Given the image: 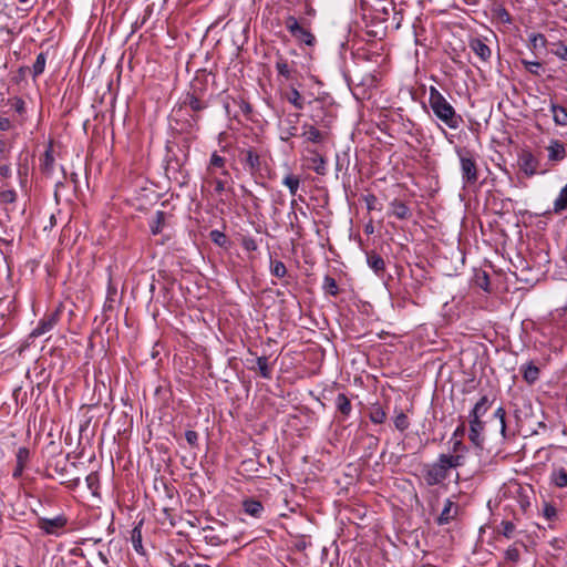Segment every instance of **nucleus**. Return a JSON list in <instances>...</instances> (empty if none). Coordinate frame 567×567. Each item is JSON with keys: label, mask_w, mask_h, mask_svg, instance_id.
I'll list each match as a JSON object with an SVG mask.
<instances>
[{"label": "nucleus", "mask_w": 567, "mask_h": 567, "mask_svg": "<svg viewBox=\"0 0 567 567\" xmlns=\"http://www.w3.org/2000/svg\"><path fill=\"white\" fill-rule=\"evenodd\" d=\"M208 107V102L196 94L187 92L179 106L172 112L173 120L181 133L190 134L199 130L200 112Z\"/></svg>", "instance_id": "f257e3e1"}, {"label": "nucleus", "mask_w": 567, "mask_h": 567, "mask_svg": "<svg viewBox=\"0 0 567 567\" xmlns=\"http://www.w3.org/2000/svg\"><path fill=\"white\" fill-rule=\"evenodd\" d=\"M463 466L461 455L440 454L435 462L423 465L422 475L427 486L442 484L453 468Z\"/></svg>", "instance_id": "f03ea898"}, {"label": "nucleus", "mask_w": 567, "mask_h": 567, "mask_svg": "<svg viewBox=\"0 0 567 567\" xmlns=\"http://www.w3.org/2000/svg\"><path fill=\"white\" fill-rule=\"evenodd\" d=\"M429 104L435 117L449 128L457 130L463 124L462 115L456 113L453 105L435 86H430Z\"/></svg>", "instance_id": "7ed1b4c3"}, {"label": "nucleus", "mask_w": 567, "mask_h": 567, "mask_svg": "<svg viewBox=\"0 0 567 567\" xmlns=\"http://www.w3.org/2000/svg\"><path fill=\"white\" fill-rule=\"evenodd\" d=\"M455 153L460 161V171L464 187L476 184L480 177L477 165L478 155L466 147H456Z\"/></svg>", "instance_id": "20e7f679"}, {"label": "nucleus", "mask_w": 567, "mask_h": 567, "mask_svg": "<svg viewBox=\"0 0 567 567\" xmlns=\"http://www.w3.org/2000/svg\"><path fill=\"white\" fill-rule=\"evenodd\" d=\"M297 55L296 50H290L289 54H282L279 51L275 55V69L277 71V80L279 82H293L300 76L299 63L290 56Z\"/></svg>", "instance_id": "39448f33"}, {"label": "nucleus", "mask_w": 567, "mask_h": 567, "mask_svg": "<svg viewBox=\"0 0 567 567\" xmlns=\"http://www.w3.org/2000/svg\"><path fill=\"white\" fill-rule=\"evenodd\" d=\"M285 28L290 35L300 44L312 47L316 38L310 31L309 23L306 19H297L293 16H288L284 21Z\"/></svg>", "instance_id": "423d86ee"}, {"label": "nucleus", "mask_w": 567, "mask_h": 567, "mask_svg": "<svg viewBox=\"0 0 567 567\" xmlns=\"http://www.w3.org/2000/svg\"><path fill=\"white\" fill-rule=\"evenodd\" d=\"M334 118L336 115L333 114L332 109L324 106L321 101H315V105L310 114L311 124L324 130H330Z\"/></svg>", "instance_id": "0eeeda50"}, {"label": "nucleus", "mask_w": 567, "mask_h": 567, "mask_svg": "<svg viewBox=\"0 0 567 567\" xmlns=\"http://www.w3.org/2000/svg\"><path fill=\"white\" fill-rule=\"evenodd\" d=\"M300 116V113H289L285 118L279 121L281 141L288 142L290 138L300 135L298 127Z\"/></svg>", "instance_id": "6e6552de"}, {"label": "nucleus", "mask_w": 567, "mask_h": 567, "mask_svg": "<svg viewBox=\"0 0 567 567\" xmlns=\"http://www.w3.org/2000/svg\"><path fill=\"white\" fill-rule=\"evenodd\" d=\"M68 518L63 514H59L52 518L39 517L38 527L48 535H59V532L65 527Z\"/></svg>", "instance_id": "1a4fd4ad"}, {"label": "nucleus", "mask_w": 567, "mask_h": 567, "mask_svg": "<svg viewBox=\"0 0 567 567\" xmlns=\"http://www.w3.org/2000/svg\"><path fill=\"white\" fill-rule=\"evenodd\" d=\"M299 136L303 137L306 142L312 144H321L328 138L329 130H324L315 124L305 122L302 124V132Z\"/></svg>", "instance_id": "9d476101"}, {"label": "nucleus", "mask_w": 567, "mask_h": 567, "mask_svg": "<svg viewBox=\"0 0 567 567\" xmlns=\"http://www.w3.org/2000/svg\"><path fill=\"white\" fill-rule=\"evenodd\" d=\"M334 405H336V420L339 423L346 422L352 412V404L349 396L344 393H338V395L334 399Z\"/></svg>", "instance_id": "9b49d317"}, {"label": "nucleus", "mask_w": 567, "mask_h": 567, "mask_svg": "<svg viewBox=\"0 0 567 567\" xmlns=\"http://www.w3.org/2000/svg\"><path fill=\"white\" fill-rule=\"evenodd\" d=\"M518 164L524 174L530 177L537 173L539 162L529 151H523L518 156Z\"/></svg>", "instance_id": "f8f14e48"}, {"label": "nucleus", "mask_w": 567, "mask_h": 567, "mask_svg": "<svg viewBox=\"0 0 567 567\" xmlns=\"http://www.w3.org/2000/svg\"><path fill=\"white\" fill-rule=\"evenodd\" d=\"M468 48L482 62L487 63L491 60L492 50L481 38H471Z\"/></svg>", "instance_id": "ddd939ff"}, {"label": "nucleus", "mask_w": 567, "mask_h": 567, "mask_svg": "<svg viewBox=\"0 0 567 567\" xmlns=\"http://www.w3.org/2000/svg\"><path fill=\"white\" fill-rule=\"evenodd\" d=\"M241 162L245 164V167L249 171L251 175L260 172L261 168V158L260 155L252 148L241 151Z\"/></svg>", "instance_id": "4468645a"}, {"label": "nucleus", "mask_w": 567, "mask_h": 567, "mask_svg": "<svg viewBox=\"0 0 567 567\" xmlns=\"http://www.w3.org/2000/svg\"><path fill=\"white\" fill-rule=\"evenodd\" d=\"M484 422L482 420L470 419V434L468 439L472 444L477 449H483L484 446Z\"/></svg>", "instance_id": "2eb2a0df"}, {"label": "nucleus", "mask_w": 567, "mask_h": 567, "mask_svg": "<svg viewBox=\"0 0 567 567\" xmlns=\"http://www.w3.org/2000/svg\"><path fill=\"white\" fill-rule=\"evenodd\" d=\"M241 507L248 516L260 519L264 516L265 507L260 501L254 497H247L241 501Z\"/></svg>", "instance_id": "dca6fc26"}, {"label": "nucleus", "mask_w": 567, "mask_h": 567, "mask_svg": "<svg viewBox=\"0 0 567 567\" xmlns=\"http://www.w3.org/2000/svg\"><path fill=\"white\" fill-rule=\"evenodd\" d=\"M30 461V450L25 446L18 449L16 453V467L12 472V477L18 480L22 476L25 466Z\"/></svg>", "instance_id": "f3484780"}, {"label": "nucleus", "mask_w": 567, "mask_h": 567, "mask_svg": "<svg viewBox=\"0 0 567 567\" xmlns=\"http://www.w3.org/2000/svg\"><path fill=\"white\" fill-rule=\"evenodd\" d=\"M59 315L56 312L50 313L41 319L38 326L31 332V337H40L51 331L58 322Z\"/></svg>", "instance_id": "a211bd4d"}, {"label": "nucleus", "mask_w": 567, "mask_h": 567, "mask_svg": "<svg viewBox=\"0 0 567 567\" xmlns=\"http://www.w3.org/2000/svg\"><path fill=\"white\" fill-rule=\"evenodd\" d=\"M282 97L297 110H302L305 107V97L295 86L293 82L289 85L287 90L282 92Z\"/></svg>", "instance_id": "6ab92c4d"}, {"label": "nucleus", "mask_w": 567, "mask_h": 567, "mask_svg": "<svg viewBox=\"0 0 567 567\" xmlns=\"http://www.w3.org/2000/svg\"><path fill=\"white\" fill-rule=\"evenodd\" d=\"M457 514V505H455L450 498L444 501V506L436 518V523L440 526L450 524Z\"/></svg>", "instance_id": "aec40b11"}, {"label": "nucleus", "mask_w": 567, "mask_h": 567, "mask_svg": "<svg viewBox=\"0 0 567 567\" xmlns=\"http://www.w3.org/2000/svg\"><path fill=\"white\" fill-rule=\"evenodd\" d=\"M548 159L550 162H561L566 158V150L564 144L558 140H551L547 146Z\"/></svg>", "instance_id": "412c9836"}, {"label": "nucleus", "mask_w": 567, "mask_h": 567, "mask_svg": "<svg viewBox=\"0 0 567 567\" xmlns=\"http://www.w3.org/2000/svg\"><path fill=\"white\" fill-rule=\"evenodd\" d=\"M523 379L528 384H534L539 379L540 370L534 363V361H529L525 364H522L519 368Z\"/></svg>", "instance_id": "4be33fe9"}, {"label": "nucleus", "mask_w": 567, "mask_h": 567, "mask_svg": "<svg viewBox=\"0 0 567 567\" xmlns=\"http://www.w3.org/2000/svg\"><path fill=\"white\" fill-rule=\"evenodd\" d=\"M492 404L493 400H491L487 395H483L471 410L468 417L481 420V417L485 415Z\"/></svg>", "instance_id": "5701e85b"}, {"label": "nucleus", "mask_w": 567, "mask_h": 567, "mask_svg": "<svg viewBox=\"0 0 567 567\" xmlns=\"http://www.w3.org/2000/svg\"><path fill=\"white\" fill-rule=\"evenodd\" d=\"M367 262L378 277L383 276L385 270V261L379 254L375 251H368Z\"/></svg>", "instance_id": "b1692460"}, {"label": "nucleus", "mask_w": 567, "mask_h": 567, "mask_svg": "<svg viewBox=\"0 0 567 567\" xmlns=\"http://www.w3.org/2000/svg\"><path fill=\"white\" fill-rule=\"evenodd\" d=\"M54 168V156H53V145L52 142L49 143L40 163V169L41 172L47 175L51 176Z\"/></svg>", "instance_id": "393cba45"}, {"label": "nucleus", "mask_w": 567, "mask_h": 567, "mask_svg": "<svg viewBox=\"0 0 567 567\" xmlns=\"http://www.w3.org/2000/svg\"><path fill=\"white\" fill-rule=\"evenodd\" d=\"M391 214L398 219L404 220L412 216L410 207L400 199H394L390 203Z\"/></svg>", "instance_id": "a878e982"}, {"label": "nucleus", "mask_w": 567, "mask_h": 567, "mask_svg": "<svg viewBox=\"0 0 567 567\" xmlns=\"http://www.w3.org/2000/svg\"><path fill=\"white\" fill-rule=\"evenodd\" d=\"M312 156L309 158L311 165L310 168L316 172L318 175H324L327 172L326 165L327 161L326 158L319 154L316 151L311 152Z\"/></svg>", "instance_id": "bb28decb"}, {"label": "nucleus", "mask_w": 567, "mask_h": 567, "mask_svg": "<svg viewBox=\"0 0 567 567\" xmlns=\"http://www.w3.org/2000/svg\"><path fill=\"white\" fill-rule=\"evenodd\" d=\"M165 217L166 213L163 210H157L154 214L150 221V228L153 235H158L163 230V227L165 225Z\"/></svg>", "instance_id": "cd10ccee"}, {"label": "nucleus", "mask_w": 567, "mask_h": 567, "mask_svg": "<svg viewBox=\"0 0 567 567\" xmlns=\"http://www.w3.org/2000/svg\"><path fill=\"white\" fill-rule=\"evenodd\" d=\"M550 483L559 488L566 487L567 486V471L564 467L554 468L550 474Z\"/></svg>", "instance_id": "c85d7f7f"}, {"label": "nucleus", "mask_w": 567, "mask_h": 567, "mask_svg": "<svg viewBox=\"0 0 567 567\" xmlns=\"http://www.w3.org/2000/svg\"><path fill=\"white\" fill-rule=\"evenodd\" d=\"M550 111L553 113V120L555 124L560 126H567V111L565 107L551 103Z\"/></svg>", "instance_id": "c756f323"}, {"label": "nucleus", "mask_w": 567, "mask_h": 567, "mask_svg": "<svg viewBox=\"0 0 567 567\" xmlns=\"http://www.w3.org/2000/svg\"><path fill=\"white\" fill-rule=\"evenodd\" d=\"M45 63H47V53L40 52L37 55L35 61L32 65V70H31L33 80H35L38 76H40L44 72Z\"/></svg>", "instance_id": "7c9ffc66"}, {"label": "nucleus", "mask_w": 567, "mask_h": 567, "mask_svg": "<svg viewBox=\"0 0 567 567\" xmlns=\"http://www.w3.org/2000/svg\"><path fill=\"white\" fill-rule=\"evenodd\" d=\"M565 209H567V184L560 189L553 205V210L555 214H560Z\"/></svg>", "instance_id": "2f4dec72"}, {"label": "nucleus", "mask_w": 567, "mask_h": 567, "mask_svg": "<svg viewBox=\"0 0 567 567\" xmlns=\"http://www.w3.org/2000/svg\"><path fill=\"white\" fill-rule=\"evenodd\" d=\"M18 200V193L13 188L0 189V205H13Z\"/></svg>", "instance_id": "473e14b6"}, {"label": "nucleus", "mask_w": 567, "mask_h": 567, "mask_svg": "<svg viewBox=\"0 0 567 567\" xmlns=\"http://www.w3.org/2000/svg\"><path fill=\"white\" fill-rule=\"evenodd\" d=\"M528 40L533 50L545 49L549 44L546 37L542 33H530Z\"/></svg>", "instance_id": "72a5a7b5"}, {"label": "nucleus", "mask_w": 567, "mask_h": 567, "mask_svg": "<svg viewBox=\"0 0 567 567\" xmlns=\"http://www.w3.org/2000/svg\"><path fill=\"white\" fill-rule=\"evenodd\" d=\"M226 158L214 152L209 159L208 171L212 168H223L221 174L227 176L229 173L225 169Z\"/></svg>", "instance_id": "f704fd0d"}, {"label": "nucleus", "mask_w": 567, "mask_h": 567, "mask_svg": "<svg viewBox=\"0 0 567 567\" xmlns=\"http://www.w3.org/2000/svg\"><path fill=\"white\" fill-rule=\"evenodd\" d=\"M550 53L560 60L567 61V45L561 41L550 42Z\"/></svg>", "instance_id": "c9c22d12"}, {"label": "nucleus", "mask_w": 567, "mask_h": 567, "mask_svg": "<svg viewBox=\"0 0 567 567\" xmlns=\"http://www.w3.org/2000/svg\"><path fill=\"white\" fill-rule=\"evenodd\" d=\"M282 184L288 187L289 193L295 196L300 186V178L296 175L288 174L282 179Z\"/></svg>", "instance_id": "e433bc0d"}, {"label": "nucleus", "mask_w": 567, "mask_h": 567, "mask_svg": "<svg viewBox=\"0 0 567 567\" xmlns=\"http://www.w3.org/2000/svg\"><path fill=\"white\" fill-rule=\"evenodd\" d=\"M322 289L326 293L336 297L339 293L337 281L331 276L327 275L323 278Z\"/></svg>", "instance_id": "4c0bfd02"}, {"label": "nucleus", "mask_w": 567, "mask_h": 567, "mask_svg": "<svg viewBox=\"0 0 567 567\" xmlns=\"http://www.w3.org/2000/svg\"><path fill=\"white\" fill-rule=\"evenodd\" d=\"M370 420L374 424H382L386 420V413L380 405H373L370 411Z\"/></svg>", "instance_id": "58836bf2"}, {"label": "nucleus", "mask_w": 567, "mask_h": 567, "mask_svg": "<svg viewBox=\"0 0 567 567\" xmlns=\"http://www.w3.org/2000/svg\"><path fill=\"white\" fill-rule=\"evenodd\" d=\"M270 272L277 278H284L287 275L286 265L281 260H271Z\"/></svg>", "instance_id": "ea45409f"}, {"label": "nucleus", "mask_w": 567, "mask_h": 567, "mask_svg": "<svg viewBox=\"0 0 567 567\" xmlns=\"http://www.w3.org/2000/svg\"><path fill=\"white\" fill-rule=\"evenodd\" d=\"M393 423H394L395 429L401 432H404L410 426L409 417L403 411H400L395 415Z\"/></svg>", "instance_id": "a19ab883"}, {"label": "nucleus", "mask_w": 567, "mask_h": 567, "mask_svg": "<svg viewBox=\"0 0 567 567\" xmlns=\"http://www.w3.org/2000/svg\"><path fill=\"white\" fill-rule=\"evenodd\" d=\"M209 238L218 247H226L227 244H228L227 236L223 231H220L218 229H213L209 233Z\"/></svg>", "instance_id": "79ce46f5"}, {"label": "nucleus", "mask_w": 567, "mask_h": 567, "mask_svg": "<svg viewBox=\"0 0 567 567\" xmlns=\"http://www.w3.org/2000/svg\"><path fill=\"white\" fill-rule=\"evenodd\" d=\"M257 365H258V370L260 372V375L265 379H270L271 378V369L268 364V359L267 357L262 355V357H258L257 358Z\"/></svg>", "instance_id": "37998d69"}, {"label": "nucleus", "mask_w": 567, "mask_h": 567, "mask_svg": "<svg viewBox=\"0 0 567 567\" xmlns=\"http://www.w3.org/2000/svg\"><path fill=\"white\" fill-rule=\"evenodd\" d=\"M452 446L451 451L453 452L452 455H461L462 460L464 461V455L467 452V446L463 443L461 439L457 440H451L450 441Z\"/></svg>", "instance_id": "c03bdc74"}, {"label": "nucleus", "mask_w": 567, "mask_h": 567, "mask_svg": "<svg viewBox=\"0 0 567 567\" xmlns=\"http://www.w3.org/2000/svg\"><path fill=\"white\" fill-rule=\"evenodd\" d=\"M493 416L497 420H499V423H501V434L505 437L506 436V430H507V425H506V411L503 406H498Z\"/></svg>", "instance_id": "a18cd8bd"}, {"label": "nucleus", "mask_w": 567, "mask_h": 567, "mask_svg": "<svg viewBox=\"0 0 567 567\" xmlns=\"http://www.w3.org/2000/svg\"><path fill=\"white\" fill-rule=\"evenodd\" d=\"M504 556H505V560L506 561H509V563H513V564H516L519 561L520 559V554H519V550L518 548L516 547V545H512L509 546L505 553H504Z\"/></svg>", "instance_id": "49530a36"}, {"label": "nucleus", "mask_w": 567, "mask_h": 567, "mask_svg": "<svg viewBox=\"0 0 567 567\" xmlns=\"http://www.w3.org/2000/svg\"><path fill=\"white\" fill-rule=\"evenodd\" d=\"M501 527V533L504 537H506L507 539H511L513 538L514 536V533H515V524L511 520H503L499 525Z\"/></svg>", "instance_id": "de8ad7c7"}, {"label": "nucleus", "mask_w": 567, "mask_h": 567, "mask_svg": "<svg viewBox=\"0 0 567 567\" xmlns=\"http://www.w3.org/2000/svg\"><path fill=\"white\" fill-rule=\"evenodd\" d=\"M522 64L524 65L525 70L534 75H539V70L542 68V63L538 61H528L523 59Z\"/></svg>", "instance_id": "09e8293b"}, {"label": "nucleus", "mask_w": 567, "mask_h": 567, "mask_svg": "<svg viewBox=\"0 0 567 567\" xmlns=\"http://www.w3.org/2000/svg\"><path fill=\"white\" fill-rule=\"evenodd\" d=\"M28 166L27 165H19L18 167V178L19 184L22 189H24L28 185Z\"/></svg>", "instance_id": "8fccbe9b"}, {"label": "nucleus", "mask_w": 567, "mask_h": 567, "mask_svg": "<svg viewBox=\"0 0 567 567\" xmlns=\"http://www.w3.org/2000/svg\"><path fill=\"white\" fill-rule=\"evenodd\" d=\"M543 515L546 519L553 520L557 517V509L553 504L545 503L543 507Z\"/></svg>", "instance_id": "3c124183"}, {"label": "nucleus", "mask_w": 567, "mask_h": 567, "mask_svg": "<svg viewBox=\"0 0 567 567\" xmlns=\"http://www.w3.org/2000/svg\"><path fill=\"white\" fill-rule=\"evenodd\" d=\"M185 439L192 447H198V433L196 431L187 430L185 432Z\"/></svg>", "instance_id": "603ef678"}, {"label": "nucleus", "mask_w": 567, "mask_h": 567, "mask_svg": "<svg viewBox=\"0 0 567 567\" xmlns=\"http://www.w3.org/2000/svg\"><path fill=\"white\" fill-rule=\"evenodd\" d=\"M11 106L20 115L24 114L25 112V103L20 97H14L11 100Z\"/></svg>", "instance_id": "864d4df0"}, {"label": "nucleus", "mask_w": 567, "mask_h": 567, "mask_svg": "<svg viewBox=\"0 0 567 567\" xmlns=\"http://www.w3.org/2000/svg\"><path fill=\"white\" fill-rule=\"evenodd\" d=\"M358 85L372 87L375 85V76L372 74H365L362 76V79L358 82Z\"/></svg>", "instance_id": "5fc2aeb1"}, {"label": "nucleus", "mask_w": 567, "mask_h": 567, "mask_svg": "<svg viewBox=\"0 0 567 567\" xmlns=\"http://www.w3.org/2000/svg\"><path fill=\"white\" fill-rule=\"evenodd\" d=\"M12 176V169L9 164L0 165V182L9 179Z\"/></svg>", "instance_id": "6e6d98bb"}, {"label": "nucleus", "mask_w": 567, "mask_h": 567, "mask_svg": "<svg viewBox=\"0 0 567 567\" xmlns=\"http://www.w3.org/2000/svg\"><path fill=\"white\" fill-rule=\"evenodd\" d=\"M166 174L169 175L172 172L176 173L179 169V163L177 159H168L166 165Z\"/></svg>", "instance_id": "4d7b16f0"}, {"label": "nucleus", "mask_w": 567, "mask_h": 567, "mask_svg": "<svg viewBox=\"0 0 567 567\" xmlns=\"http://www.w3.org/2000/svg\"><path fill=\"white\" fill-rule=\"evenodd\" d=\"M97 475L95 473H91L86 476L85 478V482H86V485L87 487L94 492L95 487H96V484H97Z\"/></svg>", "instance_id": "13d9d810"}, {"label": "nucleus", "mask_w": 567, "mask_h": 567, "mask_svg": "<svg viewBox=\"0 0 567 567\" xmlns=\"http://www.w3.org/2000/svg\"><path fill=\"white\" fill-rule=\"evenodd\" d=\"M136 534V529L133 530V535H132V540H133V547L134 549L140 553L141 549L143 548L142 547V539H141V533L137 532V536L135 535Z\"/></svg>", "instance_id": "bf43d9fd"}, {"label": "nucleus", "mask_w": 567, "mask_h": 567, "mask_svg": "<svg viewBox=\"0 0 567 567\" xmlns=\"http://www.w3.org/2000/svg\"><path fill=\"white\" fill-rule=\"evenodd\" d=\"M465 434V425L464 424H460L453 432L452 436H451V440H457V439H461L464 436Z\"/></svg>", "instance_id": "052dcab7"}, {"label": "nucleus", "mask_w": 567, "mask_h": 567, "mask_svg": "<svg viewBox=\"0 0 567 567\" xmlns=\"http://www.w3.org/2000/svg\"><path fill=\"white\" fill-rule=\"evenodd\" d=\"M477 285L483 288L484 290H487L488 286H489V278L487 276V274H483L482 277H478L477 278Z\"/></svg>", "instance_id": "680f3d73"}, {"label": "nucleus", "mask_w": 567, "mask_h": 567, "mask_svg": "<svg viewBox=\"0 0 567 567\" xmlns=\"http://www.w3.org/2000/svg\"><path fill=\"white\" fill-rule=\"evenodd\" d=\"M117 293V289L116 287L112 284V280L111 278L109 279V286H107V299L113 301V298L114 296H116Z\"/></svg>", "instance_id": "e2e57ef3"}, {"label": "nucleus", "mask_w": 567, "mask_h": 567, "mask_svg": "<svg viewBox=\"0 0 567 567\" xmlns=\"http://www.w3.org/2000/svg\"><path fill=\"white\" fill-rule=\"evenodd\" d=\"M243 245L248 251L256 250L257 248L256 241L252 238L244 239Z\"/></svg>", "instance_id": "0e129e2a"}, {"label": "nucleus", "mask_w": 567, "mask_h": 567, "mask_svg": "<svg viewBox=\"0 0 567 567\" xmlns=\"http://www.w3.org/2000/svg\"><path fill=\"white\" fill-rule=\"evenodd\" d=\"M214 184H215V192L217 194H221L223 192H225L226 183L224 181L217 178L214 181Z\"/></svg>", "instance_id": "69168bd1"}, {"label": "nucleus", "mask_w": 567, "mask_h": 567, "mask_svg": "<svg viewBox=\"0 0 567 567\" xmlns=\"http://www.w3.org/2000/svg\"><path fill=\"white\" fill-rule=\"evenodd\" d=\"M12 127L11 121L7 117H0V131H9Z\"/></svg>", "instance_id": "338daca9"}, {"label": "nucleus", "mask_w": 567, "mask_h": 567, "mask_svg": "<svg viewBox=\"0 0 567 567\" xmlns=\"http://www.w3.org/2000/svg\"><path fill=\"white\" fill-rule=\"evenodd\" d=\"M499 18H501V19H502V21H504V22H507V23H508V22H511V16H509V13L507 12V10H506V9H504V8H503V9H501V11H499Z\"/></svg>", "instance_id": "774afa93"}]
</instances>
